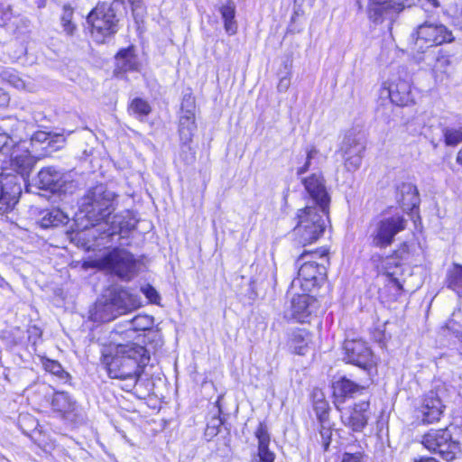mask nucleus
I'll return each instance as SVG.
<instances>
[{"label":"nucleus","mask_w":462,"mask_h":462,"mask_svg":"<svg viewBox=\"0 0 462 462\" xmlns=\"http://www.w3.org/2000/svg\"><path fill=\"white\" fill-rule=\"evenodd\" d=\"M146 348L137 344L118 345L116 354L106 357L105 362L111 378L125 381L123 386L126 391L134 388L142 373V368L149 362Z\"/></svg>","instance_id":"1"},{"label":"nucleus","mask_w":462,"mask_h":462,"mask_svg":"<svg viewBox=\"0 0 462 462\" xmlns=\"http://www.w3.org/2000/svg\"><path fill=\"white\" fill-rule=\"evenodd\" d=\"M116 194L106 185L100 183L90 187L79 199V210L96 230L108 226V219L115 210Z\"/></svg>","instance_id":"2"},{"label":"nucleus","mask_w":462,"mask_h":462,"mask_svg":"<svg viewBox=\"0 0 462 462\" xmlns=\"http://www.w3.org/2000/svg\"><path fill=\"white\" fill-rule=\"evenodd\" d=\"M140 307L137 295L123 288L112 289L96 302L91 317L95 321L109 322Z\"/></svg>","instance_id":"3"},{"label":"nucleus","mask_w":462,"mask_h":462,"mask_svg":"<svg viewBox=\"0 0 462 462\" xmlns=\"http://www.w3.org/2000/svg\"><path fill=\"white\" fill-rule=\"evenodd\" d=\"M329 208L325 212L320 207L306 206L297 212V225L294 235L299 244L307 245L319 239L323 235L328 220Z\"/></svg>","instance_id":"4"},{"label":"nucleus","mask_w":462,"mask_h":462,"mask_svg":"<svg viewBox=\"0 0 462 462\" xmlns=\"http://www.w3.org/2000/svg\"><path fill=\"white\" fill-rule=\"evenodd\" d=\"M123 5V0H114L110 4L99 3L88 14L87 22L91 26V35L95 42L104 43L117 32L119 19L116 12Z\"/></svg>","instance_id":"5"},{"label":"nucleus","mask_w":462,"mask_h":462,"mask_svg":"<svg viewBox=\"0 0 462 462\" xmlns=\"http://www.w3.org/2000/svg\"><path fill=\"white\" fill-rule=\"evenodd\" d=\"M93 266L110 271L125 281H130L137 273L136 260L128 251L114 248L93 261Z\"/></svg>","instance_id":"6"},{"label":"nucleus","mask_w":462,"mask_h":462,"mask_svg":"<svg viewBox=\"0 0 462 462\" xmlns=\"http://www.w3.org/2000/svg\"><path fill=\"white\" fill-rule=\"evenodd\" d=\"M422 445L446 461H452L461 450L460 441L452 437L451 429H431L422 436Z\"/></svg>","instance_id":"7"},{"label":"nucleus","mask_w":462,"mask_h":462,"mask_svg":"<svg viewBox=\"0 0 462 462\" xmlns=\"http://www.w3.org/2000/svg\"><path fill=\"white\" fill-rule=\"evenodd\" d=\"M405 226L406 220L400 214L383 217L371 227L370 238L372 245L379 248L388 247L393 244L395 236L404 230Z\"/></svg>","instance_id":"8"},{"label":"nucleus","mask_w":462,"mask_h":462,"mask_svg":"<svg viewBox=\"0 0 462 462\" xmlns=\"http://www.w3.org/2000/svg\"><path fill=\"white\" fill-rule=\"evenodd\" d=\"M365 148L366 140L364 134L352 130L346 134L339 152L342 153L347 171H356L360 168Z\"/></svg>","instance_id":"9"},{"label":"nucleus","mask_w":462,"mask_h":462,"mask_svg":"<svg viewBox=\"0 0 462 462\" xmlns=\"http://www.w3.org/2000/svg\"><path fill=\"white\" fill-rule=\"evenodd\" d=\"M415 44L419 49H427L454 41L452 32L441 23L425 22L418 26Z\"/></svg>","instance_id":"10"},{"label":"nucleus","mask_w":462,"mask_h":462,"mask_svg":"<svg viewBox=\"0 0 462 462\" xmlns=\"http://www.w3.org/2000/svg\"><path fill=\"white\" fill-rule=\"evenodd\" d=\"M309 255H312V254L304 252L297 260V264H300V267L298 277L293 281L303 287L304 291H310L326 275V267L323 264L313 260L305 261Z\"/></svg>","instance_id":"11"},{"label":"nucleus","mask_w":462,"mask_h":462,"mask_svg":"<svg viewBox=\"0 0 462 462\" xmlns=\"http://www.w3.org/2000/svg\"><path fill=\"white\" fill-rule=\"evenodd\" d=\"M196 128L195 100L191 94H185L181 102L179 120V134L181 143H189Z\"/></svg>","instance_id":"12"},{"label":"nucleus","mask_w":462,"mask_h":462,"mask_svg":"<svg viewBox=\"0 0 462 462\" xmlns=\"http://www.w3.org/2000/svg\"><path fill=\"white\" fill-rule=\"evenodd\" d=\"M344 359L350 364L368 371L374 365L373 354L363 340H346L344 343Z\"/></svg>","instance_id":"13"},{"label":"nucleus","mask_w":462,"mask_h":462,"mask_svg":"<svg viewBox=\"0 0 462 462\" xmlns=\"http://www.w3.org/2000/svg\"><path fill=\"white\" fill-rule=\"evenodd\" d=\"M306 192L314 203V207H320L325 212L329 208L330 196L325 185V180L321 173H313L301 180Z\"/></svg>","instance_id":"14"},{"label":"nucleus","mask_w":462,"mask_h":462,"mask_svg":"<svg viewBox=\"0 0 462 462\" xmlns=\"http://www.w3.org/2000/svg\"><path fill=\"white\" fill-rule=\"evenodd\" d=\"M65 184V174L54 166L42 168L33 179V185L51 193L61 191Z\"/></svg>","instance_id":"15"},{"label":"nucleus","mask_w":462,"mask_h":462,"mask_svg":"<svg viewBox=\"0 0 462 462\" xmlns=\"http://www.w3.org/2000/svg\"><path fill=\"white\" fill-rule=\"evenodd\" d=\"M445 405L438 393L430 391L422 399L418 412L423 423L430 424L437 422L443 415Z\"/></svg>","instance_id":"16"},{"label":"nucleus","mask_w":462,"mask_h":462,"mask_svg":"<svg viewBox=\"0 0 462 462\" xmlns=\"http://www.w3.org/2000/svg\"><path fill=\"white\" fill-rule=\"evenodd\" d=\"M369 402L362 401L354 405L352 409H347L341 412L342 423L350 428L353 431L360 432L367 424Z\"/></svg>","instance_id":"17"},{"label":"nucleus","mask_w":462,"mask_h":462,"mask_svg":"<svg viewBox=\"0 0 462 462\" xmlns=\"http://www.w3.org/2000/svg\"><path fill=\"white\" fill-rule=\"evenodd\" d=\"M403 5L396 0H369L368 16L374 23H381L401 12Z\"/></svg>","instance_id":"18"},{"label":"nucleus","mask_w":462,"mask_h":462,"mask_svg":"<svg viewBox=\"0 0 462 462\" xmlns=\"http://www.w3.org/2000/svg\"><path fill=\"white\" fill-rule=\"evenodd\" d=\"M141 63L135 54L134 47L121 49L115 57L114 75L123 78L126 72L139 71Z\"/></svg>","instance_id":"19"},{"label":"nucleus","mask_w":462,"mask_h":462,"mask_svg":"<svg viewBox=\"0 0 462 462\" xmlns=\"http://www.w3.org/2000/svg\"><path fill=\"white\" fill-rule=\"evenodd\" d=\"M14 179L6 176L5 183L0 180V214L13 209L19 200L22 189L20 184L13 181Z\"/></svg>","instance_id":"20"},{"label":"nucleus","mask_w":462,"mask_h":462,"mask_svg":"<svg viewBox=\"0 0 462 462\" xmlns=\"http://www.w3.org/2000/svg\"><path fill=\"white\" fill-rule=\"evenodd\" d=\"M51 409L61 418L73 421L77 415V402L65 392H56L51 400Z\"/></svg>","instance_id":"21"},{"label":"nucleus","mask_w":462,"mask_h":462,"mask_svg":"<svg viewBox=\"0 0 462 462\" xmlns=\"http://www.w3.org/2000/svg\"><path fill=\"white\" fill-rule=\"evenodd\" d=\"M385 92L391 101L396 106H404L413 102L411 88L408 81L398 80L391 83L388 88L383 89L382 94Z\"/></svg>","instance_id":"22"},{"label":"nucleus","mask_w":462,"mask_h":462,"mask_svg":"<svg viewBox=\"0 0 462 462\" xmlns=\"http://www.w3.org/2000/svg\"><path fill=\"white\" fill-rule=\"evenodd\" d=\"M317 300L308 294H301L293 297L291 300V317L300 323L315 311Z\"/></svg>","instance_id":"23"},{"label":"nucleus","mask_w":462,"mask_h":462,"mask_svg":"<svg viewBox=\"0 0 462 462\" xmlns=\"http://www.w3.org/2000/svg\"><path fill=\"white\" fill-rule=\"evenodd\" d=\"M287 346L293 354L304 356L312 341L311 334L305 328H297L287 334Z\"/></svg>","instance_id":"24"},{"label":"nucleus","mask_w":462,"mask_h":462,"mask_svg":"<svg viewBox=\"0 0 462 462\" xmlns=\"http://www.w3.org/2000/svg\"><path fill=\"white\" fill-rule=\"evenodd\" d=\"M129 216L127 213L126 217L115 215L110 219H108V226H103L101 230L97 232L100 233V238L103 239L105 237H112L115 235H121L124 236L129 231L134 228V223L131 220H125V218Z\"/></svg>","instance_id":"25"},{"label":"nucleus","mask_w":462,"mask_h":462,"mask_svg":"<svg viewBox=\"0 0 462 462\" xmlns=\"http://www.w3.org/2000/svg\"><path fill=\"white\" fill-rule=\"evenodd\" d=\"M396 199L403 210H411L420 203L419 192L411 183H402L397 187Z\"/></svg>","instance_id":"26"},{"label":"nucleus","mask_w":462,"mask_h":462,"mask_svg":"<svg viewBox=\"0 0 462 462\" xmlns=\"http://www.w3.org/2000/svg\"><path fill=\"white\" fill-rule=\"evenodd\" d=\"M255 436L258 439V453L257 456L253 458L252 462H273L275 456L268 448L270 436L267 427L260 423L256 430Z\"/></svg>","instance_id":"27"},{"label":"nucleus","mask_w":462,"mask_h":462,"mask_svg":"<svg viewBox=\"0 0 462 462\" xmlns=\"http://www.w3.org/2000/svg\"><path fill=\"white\" fill-rule=\"evenodd\" d=\"M36 159L28 151H24L11 158L10 165L14 171L19 174L26 181L34 168Z\"/></svg>","instance_id":"28"},{"label":"nucleus","mask_w":462,"mask_h":462,"mask_svg":"<svg viewBox=\"0 0 462 462\" xmlns=\"http://www.w3.org/2000/svg\"><path fill=\"white\" fill-rule=\"evenodd\" d=\"M408 249L409 246L407 244L402 245V246L396 250L391 257H388L384 262V269L385 273L391 278V282L393 283V285L397 288V290L402 291V284L400 282V281L394 277L395 272L391 271V266L394 265L395 267L399 266V262H396V259L399 260H407L408 257Z\"/></svg>","instance_id":"29"},{"label":"nucleus","mask_w":462,"mask_h":462,"mask_svg":"<svg viewBox=\"0 0 462 462\" xmlns=\"http://www.w3.org/2000/svg\"><path fill=\"white\" fill-rule=\"evenodd\" d=\"M365 386L362 383H355L346 377L333 383V393L336 397H353L356 393L362 392Z\"/></svg>","instance_id":"30"},{"label":"nucleus","mask_w":462,"mask_h":462,"mask_svg":"<svg viewBox=\"0 0 462 462\" xmlns=\"http://www.w3.org/2000/svg\"><path fill=\"white\" fill-rule=\"evenodd\" d=\"M68 219V217L60 209L51 208L42 212L39 225L42 228L56 227L67 224Z\"/></svg>","instance_id":"31"},{"label":"nucleus","mask_w":462,"mask_h":462,"mask_svg":"<svg viewBox=\"0 0 462 462\" xmlns=\"http://www.w3.org/2000/svg\"><path fill=\"white\" fill-rule=\"evenodd\" d=\"M219 13L224 21L225 31L229 35H234L237 32V23L235 19L236 6L233 2H228L219 7Z\"/></svg>","instance_id":"32"},{"label":"nucleus","mask_w":462,"mask_h":462,"mask_svg":"<svg viewBox=\"0 0 462 462\" xmlns=\"http://www.w3.org/2000/svg\"><path fill=\"white\" fill-rule=\"evenodd\" d=\"M153 326V318L148 315H136L126 323V331L147 330Z\"/></svg>","instance_id":"33"},{"label":"nucleus","mask_w":462,"mask_h":462,"mask_svg":"<svg viewBox=\"0 0 462 462\" xmlns=\"http://www.w3.org/2000/svg\"><path fill=\"white\" fill-rule=\"evenodd\" d=\"M448 287L457 293L462 290V265L454 264L453 268L449 270L447 278Z\"/></svg>","instance_id":"34"},{"label":"nucleus","mask_w":462,"mask_h":462,"mask_svg":"<svg viewBox=\"0 0 462 462\" xmlns=\"http://www.w3.org/2000/svg\"><path fill=\"white\" fill-rule=\"evenodd\" d=\"M128 109L131 114L134 115L139 119L148 116L152 111L149 103L140 97L134 98Z\"/></svg>","instance_id":"35"},{"label":"nucleus","mask_w":462,"mask_h":462,"mask_svg":"<svg viewBox=\"0 0 462 462\" xmlns=\"http://www.w3.org/2000/svg\"><path fill=\"white\" fill-rule=\"evenodd\" d=\"M42 365L46 372L57 376L60 380H67L69 376L61 365L55 360L44 358L42 360Z\"/></svg>","instance_id":"36"},{"label":"nucleus","mask_w":462,"mask_h":462,"mask_svg":"<svg viewBox=\"0 0 462 462\" xmlns=\"http://www.w3.org/2000/svg\"><path fill=\"white\" fill-rule=\"evenodd\" d=\"M72 16L73 9L65 5L63 7V13L60 21L63 30L68 35H73L74 32L76 31V25L72 23Z\"/></svg>","instance_id":"37"},{"label":"nucleus","mask_w":462,"mask_h":462,"mask_svg":"<svg viewBox=\"0 0 462 462\" xmlns=\"http://www.w3.org/2000/svg\"><path fill=\"white\" fill-rule=\"evenodd\" d=\"M443 135L447 145L455 146L462 142V127L458 129L446 128Z\"/></svg>","instance_id":"38"},{"label":"nucleus","mask_w":462,"mask_h":462,"mask_svg":"<svg viewBox=\"0 0 462 462\" xmlns=\"http://www.w3.org/2000/svg\"><path fill=\"white\" fill-rule=\"evenodd\" d=\"M4 79L7 80V82L14 87L17 89L30 90L27 87L25 81L19 77L17 73L14 71H5Z\"/></svg>","instance_id":"39"},{"label":"nucleus","mask_w":462,"mask_h":462,"mask_svg":"<svg viewBox=\"0 0 462 462\" xmlns=\"http://www.w3.org/2000/svg\"><path fill=\"white\" fill-rule=\"evenodd\" d=\"M314 411L316 412L319 423L328 422V404L326 401H316L314 403Z\"/></svg>","instance_id":"40"},{"label":"nucleus","mask_w":462,"mask_h":462,"mask_svg":"<svg viewBox=\"0 0 462 462\" xmlns=\"http://www.w3.org/2000/svg\"><path fill=\"white\" fill-rule=\"evenodd\" d=\"M14 144L15 141L11 135L0 127V155L7 154Z\"/></svg>","instance_id":"41"},{"label":"nucleus","mask_w":462,"mask_h":462,"mask_svg":"<svg viewBox=\"0 0 462 462\" xmlns=\"http://www.w3.org/2000/svg\"><path fill=\"white\" fill-rule=\"evenodd\" d=\"M319 436L324 451L328 450L332 436V430L329 422L320 423Z\"/></svg>","instance_id":"42"},{"label":"nucleus","mask_w":462,"mask_h":462,"mask_svg":"<svg viewBox=\"0 0 462 462\" xmlns=\"http://www.w3.org/2000/svg\"><path fill=\"white\" fill-rule=\"evenodd\" d=\"M51 143V136L49 133L44 131L35 132L31 138V144L35 146L40 143H47L50 145Z\"/></svg>","instance_id":"43"},{"label":"nucleus","mask_w":462,"mask_h":462,"mask_svg":"<svg viewBox=\"0 0 462 462\" xmlns=\"http://www.w3.org/2000/svg\"><path fill=\"white\" fill-rule=\"evenodd\" d=\"M181 143V152L180 153V157L181 158L185 164H191L195 161L194 152H192L189 143Z\"/></svg>","instance_id":"44"},{"label":"nucleus","mask_w":462,"mask_h":462,"mask_svg":"<svg viewBox=\"0 0 462 462\" xmlns=\"http://www.w3.org/2000/svg\"><path fill=\"white\" fill-rule=\"evenodd\" d=\"M141 291L146 296V298L152 303H158V301L161 299L159 293L157 292V291L152 286H151L150 284L143 286L141 288Z\"/></svg>","instance_id":"45"},{"label":"nucleus","mask_w":462,"mask_h":462,"mask_svg":"<svg viewBox=\"0 0 462 462\" xmlns=\"http://www.w3.org/2000/svg\"><path fill=\"white\" fill-rule=\"evenodd\" d=\"M306 158L314 163L315 167L321 162V154L315 146H310L306 150Z\"/></svg>","instance_id":"46"},{"label":"nucleus","mask_w":462,"mask_h":462,"mask_svg":"<svg viewBox=\"0 0 462 462\" xmlns=\"http://www.w3.org/2000/svg\"><path fill=\"white\" fill-rule=\"evenodd\" d=\"M342 462H365L362 453H347L343 455Z\"/></svg>","instance_id":"47"},{"label":"nucleus","mask_w":462,"mask_h":462,"mask_svg":"<svg viewBox=\"0 0 462 462\" xmlns=\"http://www.w3.org/2000/svg\"><path fill=\"white\" fill-rule=\"evenodd\" d=\"M129 4L131 5L132 11L134 16L138 15L140 13L143 12V3L142 0H128Z\"/></svg>","instance_id":"48"},{"label":"nucleus","mask_w":462,"mask_h":462,"mask_svg":"<svg viewBox=\"0 0 462 462\" xmlns=\"http://www.w3.org/2000/svg\"><path fill=\"white\" fill-rule=\"evenodd\" d=\"M290 84H291L290 78H287V77L282 78L277 86L278 91H280V92L286 91L289 88Z\"/></svg>","instance_id":"49"},{"label":"nucleus","mask_w":462,"mask_h":462,"mask_svg":"<svg viewBox=\"0 0 462 462\" xmlns=\"http://www.w3.org/2000/svg\"><path fill=\"white\" fill-rule=\"evenodd\" d=\"M314 163L312 162L308 161V159L306 158L304 164L297 169V171H296L297 175H301V174L307 172L311 168V166Z\"/></svg>","instance_id":"50"},{"label":"nucleus","mask_w":462,"mask_h":462,"mask_svg":"<svg viewBox=\"0 0 462 462\" xmlns=\"http://www.w3.org/2000/svg\"><path fill=\"white\" fill-rule=\"evenodd\" d=\"M457 162L462 166V148L459 150L457 156Z\"/></svg>","instance_id":"51"},{"label":"nucleus","mask_w":462,"mask_h":462,"mask_svg":"<svg viewBox=\"0 0 462 462\" xmlns=\"http://www.w3.org/2000/svg\"><path fill=\"white\" fill-rule=\"evenodd\" d=\"M447 328L449 330H454V320L453 319L448 320V322L447 323Z\"/></svg>","instance_id":"52"},{"label":"nucleus","mask_w":462,"mask_h":462,"mask_svg":"<svg viewBox=\"0 0 462 462\" xmlns=\"http://www.w3.org/2000/svg\"><path fill=\"white\" fill-rule=\"evenodd\" d=\"M438 61H439V63H440V62H444V60H439ZM445 62H448V60H445Z\"/></svg>","instance_id":"53"},{"label":"nucleus","mask_w":462,"mask_h":462,"mask_svg":"<svg viewBox=\"0 0 462 462\" xmlns=\"http://www.w3.org/2000/svg\"><path fill=\"white\" fill-rule=\"evenodd\" d=\"M432 1H433L434 5H436V6H437V5H438V4L435 2V0H432Z\"/></svg>","instance_id":"54"}]
</instances>
